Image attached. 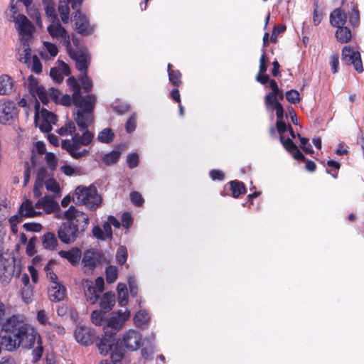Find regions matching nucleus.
Segmentation results:
<instances>
[{
	"label": "nucleus",
	"mask_w": 364,
	"mask_h": 364,
	"mask_svg": "<svg viewBox=\"0 0 364 364\" xmlns=\"http://www.w3.org/2000/svg\"><path fill=\"white\" fill-rule=\"evenodd\" d=\"M285 97L288 102L292 104H296L300 101L299 93L296 90L287 91L285 94Z\"/></svg>",
	"instance_id": "45"
},
{
	"label": "nucleus",
	"mask_w": 364,
	"mask_h": 364,
	"mask_svg": "<svg viewBox=\"0 0 364 364\" xmlns=\"http://www.w3.org/2000/svg\"><path fill=\"white\" fill-rule=\"evenodd\" d=\"M37 237L33 236L29 239L26 246V254L28 256H33L36 253V245L37 242Z\"/></svg>",
	"instance_id": "52"
},
{
	"label": "nucleus",
	"mask_w": 364,
	"mask_h": 364,
	"mask_svg": "<svg viewBox=\"0 0 364 364\" xmlns=\"http://www.w3.org/2000/svg\"><path fill=\"white\" fill-rule=\"evenodd\" d=\"M42 244L47 250H54L58 242L55 235L53 232H47L42 237Z\"/></svg>",
	"instance_id": "25"
},
{
	"label": "nucleus",
	"mask_w": 364,
	"mask_h": 364,
	"mask_svg": "<svg viewBox=\"0 0 364 364\" xmlns=\"http://www.w3.org/2000/svg\"><path fill=\"white\" fill-rule=\"evenodd\" d=\"M73 21H75V29L80 34L88 36L92 33L93 28L90 26L88 18L80 11H75Z\"/></svg>",
	"instance_id": "12"
},
{
	"label": "nucleus",
	"mask_w": 364,
	"mask_h": 364,
	"mask_svg": "<svg viewBox=\"0 0 364 364\" xmlns=\"http://www.w3.org/2000/svg\"><path fill=\"white\" fill-rule=\"evenodd\" d=\"M342 60L346 65H353L355 70L358 73H363V63L358 51L349 46H345L342 50Z\"/></svg>",
	"instance_id": "9"
},
{
	"label": "nucleus",
	"mask_w": 364,
	"mask_h": 364,
	"mask_svg": "<svg viewBox=\"0 0 364 364\" xmlns=\"http://www.w3.org/2000/svg\"><path fill=\"white\" fill-rule=\"evenodd\" d=\"M18 60L23 63L30 64L31 56V49L28 45L27 39H21V44L18 48Z\"/></svg>",
	"instance_id": "22"
},
{
	"label": "nucleus",
	"mask_w": 364,
	"mask_h": 364,
	"mask_svg": "<svg viewBox=\"0 0 364 364\" xmlns=\"http://www.w3.org/2000/svg\"><path fill=\"white\" fill-rule=\"evenodd\" d=\"M116 259L119 264H123L126 262L127 259V252L124 247L118 248L116 254Z\"/></svg>",
	"instance_id": "48"
},
{
	"label": "nucleus",
	"mask_w": 364,
	"mask_h": 364,
	"mask_svg": "<svg viewBox=\"0 0 364 364\" xmlns=\"http://www.w3.org/2000/svg\"><path fill=\"white\" fill-rule=\"evenodd\" d=\"M106 279L109 284L114 282L118 277V269L115 266H108L105 270Z\"/></svg>",
	"instance_id": "38"
},
{
	"label": "nucleus",
	"mask_w": 364,
	"mask_h": 364,
	"mask_svg": "<svg viewBox=\"0 0 364 364\" xmlns=\"http://www.w3.org/2000/svg\"><path fill=\"white\" fill-rule=\"evenodd\" d=\"M61 20L63 23H66L69 20L70 9L68 5H60L58 7Z\"/></svg>",
	"instance_id": "51"
},
{
	"label": "nucleus",
	"mask_w": 364,
	"mask_h": 364,
	"mask_svg": "<svg viewBox=\"0 0 364 364\" xmlns=\"http://www.w3.org/2000/svg\"><path fill=\"white\" fill-rule=\"evenodd\" d=\"M336 37L339 42L347 43L351 38L350 30L348 27L338 28Z\"/></svg>",
	"instance_id": "32"
},
{
	"label": "nucleus",
	"mask_w": 364,
	"mask_h": 364,
	"mask_svg": "<svg viewBox=\"0 0 364 364\" xmlns=\"http://www.w3.org/2000/svg\"><path fill=\"white\" fill-rule=\"evenodd\" d=\"M23 227L27 230L30 232H39L42 229V225L40 223H25Z\"/></svg>",
	"instance_id": "60"
},
{
	"label": "nucleus",
	"mask_w": 364,
	"mask_h": 364,
	"mask_svg": "<svg viewBox=\"0 0 364 364\" xmlns=\"http://www.w3.org/2000/svg\"><path fill=\"white\" fill-rule=\"evenodd\" d=\"M31 163H32V166H31L28 161L25 162V164H24L25 170L23 172V178H24L23 186H26L30 180L31 170L33 168L34 164H35L33 158H32Z\"/></svg>",
	"instance_id": "46"
},
{
	"label": "nucleus",
	"mask_w": 364,
	"mask_h": 364,
	"mask_svg": "<svg viewBox=\"0 0 364 364\" xmlns=\"http://www.w3.org/2000/svg\"><path fill=\"white\" fill-rule=\"evenodd\" d=\"M66 220L58 230L60 240L65 244L74 242L87 229L89 224L88 215L71 205L63 213Z\"/></svg>",
	"instance_id": "3"
},
{
	"label": "nucleus",
	"mask_w": 364,
	"mask_h": 364,
	"mask_svg": "<svg viewBox=\"0 0 364 364\" xmlns=\"http://www.w3.org/2000/svg\"><path fill=\"white\" fill-rule=\"evenodd\" d=\"M48 295L52 302L60 301L64 299L66 295V288L59 282L50 283Z\"/></svg>",
	"instance_id": "14"
},
{
	"label": "nucleus",
	"mask_w": 364,
	"mask_h": 364,
	"mask_svg": "<svg viewBox=\"0 0 364 364\" xmlns=\"http://www.w3.org/2000/svg\"><path fill=\"white\" fill-rule=\"evenodd\" d=\"M136 116L135 114H133L127 121L125 124L126 131L128 133H131L134 132L136 129Z\"/></svg>",
	"instance_id": "55"
},
{
	"label": "nucleus",
	"mask_w": 364,
	"mask_h": 364,
	"mask_svg": "<svg viewBox=\"0 0 364 364\" xmlns=\"http://www.w3.org/2000/svg\"><path fill=\"white\" fill-rule=\"evenodd\" d=\"M42 202L43 203V209L48 214L53 213L57 209H60L58 204L52 196H47L42 198Z\"/></svg>",
	"instance_id": "27"
},
{
	"label": "nucleus",
	"mask_w": 364,
	"mask_h": 364,
	"mask_svg": "<svg viewBox=\"0 0 364 364\" xmlns=\"http://www.w3.org/2000/svg\"><path fill=\"white\" fill-rule=\"evenodd\" d=\"M41 118L43 119L44 120H46L50 124H55L57 120L56 115L48 110H43L41 112Z\"/></svg>",
	"instance_id": "59"
},
{
	"label": "nucleus",
	"mask_w": 364,
	"mask_h": 364,
	"mask_svg": "<svg viewBox=\"0 0 364 364\" xmlns=\"http://www.w3.org/2000/svg\"><path fill=\"white\" fill-rule=\"evenodd\" d=\"M27 87L29 92L33 95L35 92H37L42 86L38 85V80L33 75H31L28 79Z\"/></svg>",
	"instance_id": "40"
},
{
	"label": "nucleus",
	"mask_w": 364,
	"mask_h": 364,
	"mask_svg": "<svg viewBox=\"0 0 364 364\" xmlns=\"http://www.w3.org/2000/svg\"><path fill=\"white\" fill-rule=\"evenodd\" d=\"M114 134L110 128H105L97 136V140L102 143L109 144L113 141Z\"/></svg>",
	"instance_id": "33"
},
{
	"label": "nucleus",
	"mask_w": 364,
	"mask_h": 364,
	"mask_svg": "<svg viewBox=\"0 0 364 364\" xmlns=\"http://www.w3.org/2000/svg\"><path fill=\"white\" fill-rule=\"evenodd\" d=\"M38 333L26 318L20 314L13 315L3 323L0 332L1 346L14 351L19 348L31 349L34 346Z\"/></svg>",
	"instance_id": "2"
},
{
	"label": "nucleus",
	"mask_w": 364,
	"mask_h": 364,
	"mask_svg": "<svg viewBox=\"0 0 364 364\" xmlns=\"http://www.w3.org/2000/svg\"><path fill=\"white\" fill-rule=\"evenodd\" d=\"M122 325L123 323L121 318L112 316L107 321V325L104 326V333L114 336Z\"/></svg>",
	"instance_id": "21"
},
{
	"label": "nucleus",
	"mask_w": 364,
	"mask_h": 364,
	"mask_svg": "<svg viewBox=\"0 0 364 364\" xmlns=\"http://www.w3.org/2000/svg\"><path fill=\"white\" fill-rule=\"evenodd\" d=\"M13 21H15L19 33L23 36L21 39L28 40L31 37L34 29L31 22L23 14H18L16 16H14Z\"/></svg>",
	"instance_id": "10"
},
{
	"label": "nucleus",
	"mask_w": 364,
	"mask_h": 364,
	"mask_svg": "<svg viewBox=\"0 0 364 364\" xmlns=\"http://www.w3.org/2000/svg\"><path fill=\"white\" fill-rule=\"evenodd\" d=\"M149 318L150 317L146 311H139L135 314L134 321L137 326L142 327L148 323Z\"/></svg>",
	"instance_id": "34"
},
{
	"label": "nucleus",
	"mask_w": 364,
	"mask_h": 364,
	"mask_svg": "<svg viewBox=\"0 0 364 364\" xmlns=\"http://www.w3.org/2000/svg\"><path fill=\"white\" fill-rule=\"evenodd\" d=\"M35 124L36 127H38L43 132H49L52 129L51 124L48 122L46 120L39 117L38 114L35 116Z\"/></svg>",
	"instance_id": "39"
},
{
	"label": "nucleus",
	"mask_w": 364,
	"mask_h": 364,
	"mask_svg": "<svg viewBox=\"0 0 364 364\" xmlns=\"http://www.w3.org/2000/svg\"><path fill=\"white\" fill-rule=\"evenodd\" d=\"M16 114V105L12 101L0 103V123H9Z\"/></svg>",
	"instance_id": "13"
},
{
	"label": "nucleus",
	"mask_w": 364,
	"mask_h": 364,
	"mask_svg": "<svg viewBox=\"0 0 364 364\" xmlns=\"http://www.w3.org/2000/svg\"><path fill=\"white\" fill-rule=\"evenodd\" d=\"M37 342L38 346L33 349L32 354L33 356V360L35 362L39 360L42 357V354L43 352V347L42 346V341L40 335L38 334V336L37 337V339L36 341Z\"/></svg>",
	"instance_id": "41"
},
{
	"label": "nucleus",
	"mask_w": 364,
	"mask_h": 364,
	"mask_svg": "<svg viewBox=\"0 0 364 364\" xmlns=\"http://www.w3.org/2000/svg\"><path fill=\"white\" fill-rule=\"evenodd\" d=\"M33 295L34 291L31 285L23 287L21 288V297L25 303H31L33 301Z\"/></svg>",
	"instance_id": "36"
},
{
	"label": "nucleus",
	"mask_w": 364,
	"mask_h": 364,
	"mask_svg": "<svg viewBox=\"0 0 364 364\" xmlns=\"http://www.w3.org/2000/svg\"><path fill=\"white\" fill-rule=\"evenodd\" d=\"M14 271V266L13 261L6 259L5 258H0V273L5 276L11 275Z\"/></svg>",
	"instance_id": "31"
},
{
	"label": "nucleus",
	"mask_w": 364,
	"mask_h": 364,
	"mask_svg": "<svg viewBox=\"0 0 364 364\" xmlns=\"http://www.w3.org/2000/svg\"><path fill=\"white\" fill-rule=\"evenodd\" d=\"M346 20L347 16L341 9H335L330 15L331 24L337 28L345 27Z\"/></svg>",
	"instance_id": "20"
},
{
	"label": "nucleus",
	"mask_w": 364,
	"mask_h": 364,
	"mask_svg": "<svg viewBox=\"0 0 364 364\" xmlns=\"http://www.w3.org/2000/svg\"><path fill=\"white\" fill-rule=\"evenodd\" d=\"M286 30L285 26H275L271 35L270 40L272 43H276L277 36L279 33H283Z\"/></svg>",
	"instance_id": "61"
},
{
	"label": "nucleus",
	"mask_w": 364,
	"mask_h": 364,
	"mask_svg": "<svg viewBox=\"0 0 364 364\" xmlns=\"http://www.w3.org/2000/svg\"><path fill=\"white\" fill-rule=\"evenodd\" d=\"M232 195L234 198H238L240 195L246 193V188L242 182L232 181L230 182Z\"/></svg>",
	"instance_id": "30"
},
{
	"label": "nucleus",
	"mask_w": 364,
	"mask_h": 364,
	"mask_svg": "<svg viewBox=\"0 0 364 364\" xmlns=\"http://www.w3.org/2000/svg\"><path fill=\"white\" fill-rule=\"evenodd\" d=\"M103 316L104 315L101 311H94L91 315L92 323L97 326H101L103 321Z\"/></svg>",
	"instance_id": "56"
},
{
	"label": "nucleus",
	"mask_w": 364,
	"mask_h": 364,
	"mask_svg": "<svg viewBox=\"0 0 364 364\" xmlns=\"http://www.w3.org/2000/svg\"><path fill=\"white\" fill-rule=\"evenodd\" d=\"M104 255L95 250H88L84 252L82 259L83 271L87 274H91L95 269L102 264Z\"/></svg>",
	"instance_id": "6"
},
{
	"label": "nucleus",
	"mask_w": 364,
	"mask_h": 364,
	"mask_svg": "<svg viewBox=\"0 0 364 364\" xmlns=\"http://www.w3.org/2000/svg\"><path fill=\"white\" fill-rule=\"evenodd\" d=\"M130 200L133 204L140 206L144 203L141 195L137 191H133L130 193Z\"/></svg>",
	"instance_id": "57"
},
{
	"label": "nucleus",
	"mask_w": 364,
	"mask_h": 364,
	"mask_svg": "<svg viewBox=\"0 0 364 364\" xmlns=\"http://www.w3.org/2000/svg\"><path fill=\"white\" fill-rule=\"evenodd\" d=\"M115 304V294L112 291L106 292L103 294L100 306L101 310L104 311V313H107L112 310V307Z\"/></svg>",
	"instance_id": "23"
},
{
	"label": "nucleus",
	"mask_w": 364,
	"mask_h": 364,
	"mask_svg": "<svg viewBox=\"0 0 364 364\" xmlns=\"http://www.w3.org/2000/svg\"><path fill=\"white\" fill-rule=\"evenodd\" d=\"M50 77L58 83H60L63 80V74L59 71L58 68H53L50 71Z\"/></svg>",
	"instance_id": "58"
},
{
	"label": "nucleus",
	"mask_w": 364,
	"mask_h": 364,
	"mask_svg": "<svg viewBox=\"0 0 364 364\" xmlns=\"http://www.w3.org/2000/svg\"><path fill=\"white\" fill-rule=\"evenodd\" d=\"M264 104L267 108L274 110V108L281 105L274 92H269L264 97Z\"/></svg>",
	"instance_id": "35"
},
{
	"label": "nucleus",
	"mask_w": 364,
	"mask_h": 364,
	"mask_svg": "<svg viewBox=\"0 0 364 364\" xmlns=\"http://www.w3.org/2000/svg\"><path fill=\"white\" fill-rule=\"evenodd\" d=\"M67 51L70 58L75 61L77 69L82 73H87L90 56L87 50L85 49L73 50L70 47Z\"/></svg>",
	"instance_id": "8"
},
{
	"label": "nucleus",
	"mask_w": 364,
	"mask_h": 364,
	"mask_svg": "<svg viewBox=\"0 0 364 364\" xmlns=\"http://www.w3.org/2000/svg\"><path fill=\"white\" fill-rule=\"evenodd\" d=\"M120 151L113 150L112 151L106 154L103 157V161L107 165H112L117 163L120 157Z\"/></svg>",
	"instance_id": "37"
},
{
	"label": "nucleus",
	"mask_w": 364,
	"mask_h": 364,
	"mask_svg": "<svg viewBox=\"0 0 364 364\" xmlns=\"http://www.w3.org/2000/svg\"><path fill=\"white\" fill-rule=\"evenodd\" d=\"M74 336L76 341L83 346H88L93 343L94 335L88 328H76Z\"/></svg>",
	"instance_id": "16"
},
{
	"label": "nucleus",
	"mask_w": 364,
	"mask_h": 364,
	"mask_svg": "<svg viewBox=\"0 0 364 364\" xmlns=\"http://www.w3.org/2000/svg\"><path fill=\"white\" fill-rule=\"evenodd\" d=\"M45 186L48 191L58 193L60 191V188L58 183L53 178H48L45 181Z\"/></svg>",
	"instance_id": "43"
},
{
	"label": "nucleus",
	"mask_w": 364,
	"mask_h": 364,
	"mask_svg": "<svg viewBox=\"0 0 364 364\" xmlns=\"http://www.w3.org/2000/svg\"><path fill=\"white\" fill-rule=\"evenodd\" d=\"M27 65L31 68V70L36 74H40L42 72V65L36 55L32 56V61L30 64Z\"/></svg>",
	"instance_id": "42"
},
{
	"label": "nucleus",
	"mask_w": 364,
	"mask_h": 364,
	"mask_svg": "<svg viewBox=\"0 0 364 364\" xmlns=\"http://www.w3.org/2000/svg\"><path fill=\"white\" fill-rule=\"evenodd\" d=\"M92 235L95 237H96L98 240H106V237L104 234L102 229L98 225H96L92 228Z\"/></svg>",
	"instance_id": "63"
},
{
	"label": "nucleus",
	"mask_w": 364,
	"mask_h": 364,
	"mask_svg": "<svg viewBox=\"0 0 364 364\" xmlns=\"http://www.w3.org/2000/svg\"><path fill=\"white\" fill-rule=\"evenodd\" d=\"M58 66L57 68H58L59 71L64 75L68 76L70 75V70L68 64L64 63L63 60H58Z\"/></svg>",
	"instance_id": "62"
},
{
	"label": "nucleus",
	"mask_w": 364,
	"mask_h": 364,
	"mask_svg": "<svg viewBox=\"0 0 364 364\" xmlns=\"http://www.w3.org/2000/svg\"><path fill=\"white\" fill-rule=\"evenodd\" d=\"M82 285L87 301L91 304H95L99 299L100 293L94 288V283L85 280Z\"/></svg>",
	"instance_id": "17"
},
{
	"label": "nucleus",
	"mask_w": 364,
	"mask_h": 364,
	"mask_svg": "<svg viewBox=\"0 0 364 364\" xmlns=\"http://www.w3.org/2000/svg\"><path fill=\"white\" fill-rule=\"evenodd\" d=\"M97 346L102 355H107L110 353V363L116 364L124 355V349L119 345V341L116 342L114 336L112 335L105 333Z\"/></svg>",
	"instance_id": "4"
},
{
	"label": "nucleus",
	"mask_w": 364,
	"mask_h": 364,
	"mask_svg": "<svg viewBox=\"0 0 364 364\" xmlns=\"http://www.w3.org/2000/svg\"><path fill=\"white\" fill-rule=\"evenodd\" d=\"M51 264H53V261L50 260L44 267V271L46 273L48 279L50 281L51 283L58 282V276L53 272L52 268L50 267Z\"/></svg>",
	"instance_id": "49"
},
{
	"label": "nucleus",
	"mask_w": 364,
	"mask_h": 364,
	"mask_svg": "<svg viewBox=\"0 0 364 364\" xmlns=\"http://www.w3.org/2000/svg\"><path fill=\"white\" fill-rule=\"evenodd\" d=\"M76 80L80 86V89H82L84 92L89 95L88 93L92 90L93 85L92 80L87 76V73H81Z\"/></svg>",
	"instance_id": "26"
},
{
	"label": "nucleus",
	"mask_w": 364,
	"mask_h": 364,
	"mask_svg": "<svg viewBox=\"0 0 364 364\" xmlns=\"http://www.w3.org/2000/svg\"><path fill=\"white\" fill-rule=\"evenodd\" d=\"M19 214L24 218H33L41 214V212L36 211L33 209V205L31 200L26 199L20 206Z\"/></svg>",
	"instance_id": "24"
},
{
	"label": "nucleus",
	"mask_w": 364,
	"mask_h": 364,
	"mask_svg": "<svg viewBox=\"0 0 364 364\" xmlns=\"http://www.w3.org/2000/svg\"><path fill=\"white\" fill-rule=\"evenodd\" d=\"M297 137L299 139V141L301 142V149L306 154H313L314 150L312 149L311 145L309 142V139L301 136V134H297Z\"/></svg>",
	"instance_id": "47"
},
{
	"label": "nucleus",
	"mask_w": 364,
	"mask_h": 364,
	"mask_svg": "<svg viewBox=\"0 0 364 364\" xmlns=\"http://www.w3.org/2000/svg\"><path fill=\"white\" fill-rule=\"evenodd\" d=\"M48 32L53 39L60 41L67 50L71 47L70 38L67 31L62 26L59 20L51 22L48 26Z\"/></svg>",
	"instance_id": "7"
},
{
	"label": "nucleus",
	"mask_w": 364,
	"mask_h": 364,
	"mask_svg": "<svg viewBox=\"0 0 364 364\" xmlns=\"http://www.w3.org/2000/svg\"><path fill=\"white\" fill-rule=\"evenodd\" d=\"M122 223L125 228H129L132 223V218L129 213H124L122 215Z\"/></svg>",
	"instance_id": "64"
},
{
	"label": "nucleus",
	"mask_w": 364,
	"mask_h": 364,
	"mask_svg": "<svg viewBox=\"0 0 364 364\" xmlns=\"http://www.w3.org/2000/svg\"><path fill=\"white\" fill-rule=\"evenodd\" d=\"M67 84L73 92L72 97L64 95L60 99V104L70 106L73 103L75 106V111L73 112L74 120L79 129L82 132V134L74 136L73 142L62 141L61 147L73 158L79 159L89 154V151L81 149V146L89 145L94 138V134L88 130V127L95 120L93 112L97 97L94 94L82 96L80 86L75 77H70L67 80Z\"/></svg>",
	"instance_id": "1"
},
{
	"label": "nucleus",
	"mask_w": 364,
	"mask_h": 364,
	"mask_svg": "<svg viewBox=\"0 0 364 364\" xmlns=\"http://www.w3.org/2000/svg\"><path fill=\"white\" fill-rule=\"evenodd\" d=\"M73 201L76 204H84L86 207L92 210L100 205L101 197L97 194V191L93 186L88 188L78 186L75 191Z\"/></svg>",
	"instance_id": "5"
},
{
	"label": "nucleus",
	"mask_w": 364,
	"mask_h": 364,
	"mask_svg": "<svg viewBox=\"0 0 364 364\" xmlns=\"http://www.w3.org/2000/svg\"><path fill=\"white\" fill-rule=\"evenodd\" d=\"M58 255L62 258H65L68 262L73 266L78 264L79 261L81 258V250L77 247H73L68 251L60 250Z\"/></svg>",
	"instance_id": "18"
},
{
	"label": "nucleus",
	"mask_w": 364,
	"mask_h": 364,
	"mask_svg": "<svg viewBox=\"0 0 364 364\" xmlns=\"http://www.w3.org/2000/svg\"><path fill=\"white\" fill-rule=\"evenodd\" d=\"M139 155L136 153L130 154L127 157V163L130 168H136L139 165Z\"/></svg>",
	"instance_id": "53"
},
{
	"label": "nucleus",
	"mask_w": 364,
	"mask_h": 364,
	"mask_svg": "<svg viewBox=\"0 0 364 364\" xmlns=\"http://www.w3.org/2000/svg\"><path fill=\"white\" fill-rule=\"evenodd\" d=\"M141 340V336L138 331L129 330L124 335L119 345L129 350H136L140 347Z\"/></svg>",
	"instance_id": "11"
},
{
	"label": "nucleus",
	"mask_w": 364,
	"mask_h": 364,
	"mask_svg": "<svg viewBox=\"0 0 364 364\" xmlns=\"http://www.w3.org/2000/svg\"><path fill=\"white\" fill-rule=\"evenodd\" d=\"M75 131V125L73 122L70 121L59 129L58 134L61 136H65L68 134L71 135L72 139L68 140V141L73 142L74 136L79 134L78 133H76ZM66 141H68V139Z\"/></svg>",
	"instance_id": "28"
},
{
	"label": "nucleus",
	"mask_w": 364,
	"mask_h": 364,
	"mask_svg": "<svg viewBox=\"0 0 364 364\" xmlns=\"http://www.w3.org/2000/svg\"><path fill=\"white\" fill-rule=\"evenodd\" d=\"M172 65L168 64V79L172 85L179 87L181 84V73L178 70H172Z\"/></svg>",
	"instance_id": "29"
},
{
	"label": "nucleus",
	"mask_w": 364,
	"mask_h": 364,
	"mask_svg": "<svg viewBox=\"0 0 364 364\" xmlns=\"http://www.w3.org/2000/svg\"><path fill=\"white\" fill-rule=\"evenodd\" d=\"M314 17L313 21L315 25H318L322 18V12L318 10V2L317 0L314 1Z\"/></svg>",
	"instance_id": "54"
},
{
	"label": "nucleus",
	"mask_w": 364,
	"mask_h": 364,
	"mask_svg": "<svg viewBox=\"0 0 364 364\" xmlns=\"http://www.w3.org/2000/svg\"><path fill=\"white\" fill-rule=\"evenodd\" d=\"M45 11L47 16L50 18V22L58 21L54 4L52 2L47 4Z\"/></svg>",
	"instance_id": "44"
},
{
	"label": "nucleus",
	"mask_w": 364,
	"mask_h": 364,
	"mask_svg": "<svg viewBox=\"0 0 364 364\" xmlns=\"http://www.w3.org/2000/svg\"><path fill=\"white\" fill-rule=\"evenodd\" d=\"M14 90V81L8 75H1L0 76V95H6L11 94Z\"/></svg>",
	"instance_id": "19"
},
{
	"label": "nucleus",
	"mask_w": 364,
	"mask_h": 364,
	"mask_svg": "<svg viewBox=\"0 0 364 364\" xmlns=\"http://www.w3.org/2000/svg\"><path fill=\"white\" fill-rule=\"evenodd\" d=\"M279 139L284 149L291 154L294 159L302 161H306V157L299 149L298 146L294 143L292 139H285L283 135H281L279 136Z\"/></svg>",
	"instance_id": "15"
},
{
	"label": "nucleus",
	"mask_w": 364,
	"mask_h": 364,
	"mask_svg": "<svg viewBox=\"0 0 364 364\" xmlns=\"http://www.w3.org/2000/svg\"><path fill=\"white\" fill-rule=\"evenodd\" d=\"M45 159L50 169L55 170L56 168L57 158L53 153H47Z\"/></svg>",
	"instance_id": "50"
}]
</instances>
